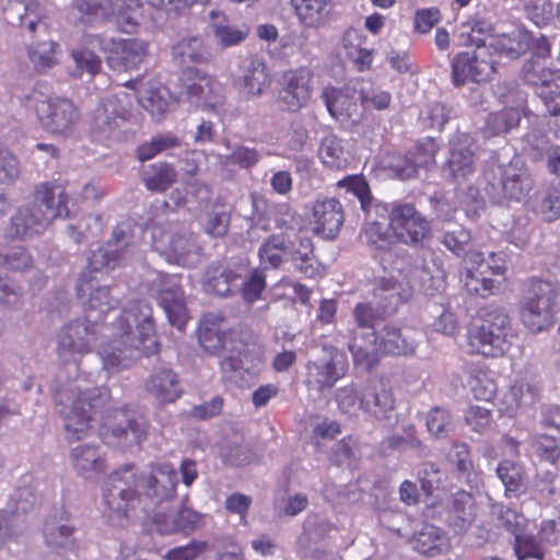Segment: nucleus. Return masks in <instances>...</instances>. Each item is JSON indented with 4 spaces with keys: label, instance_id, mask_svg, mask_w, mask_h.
Returning a JSON list of instances; mask_svg holds the SVG:
<instances>
[{
    "label": "nucleus",
    "instance_id": "35",
    "mask_svg": "<svg viewBox=\"0 0 560 560\" xmlns=\"http://www.w3.org/2000/svg\"><path fill=\"white\" fill-rule=\"evenodd\" d=\"M407 270L411 283L418 281L420 290L427 295H434L445 289V270L438 259L423 261L419 266L410 262Z\"/></svg>",
    "mask_w": 560,
    "mask_h": 560
},
{
    "label": "nucleus",
    "instance_id": "33",
    "mask_svg": "<svg viewBox=\"0 0 560 560\" xmlns=\"http://www.w3.org/2000/svg\"><path fill=\"white\" fill-rule=\"evenodd\" d=\"M167 244L163 246L158 242L154 246L161 250L166 260L172 264L186 266L191 262L190 257L198 253L196 235L188 230L165 235Z\"/></svg>",
    "mask_w": 560,
    "mask_h": 560
},
{
    "label": "nucleus",
    "instance_id": "5",
    "mask_svg": "<svg viewBox=\"0 0 560 560\" xmlns=\"http://www.w3.org/2000/svg\"><path fill=\"white\" fill-rule=\"evenodd\" d=\"M34 201L21 207L11 218L10 234L31 237L43 233L57 218L67 219V195L59 185L42 183L35 188Z\"/></svg>",
    "mask_w": 560,
    "mask_h": 560
},
{
    "label": "nucleus",
    "instance_id": "14",
    "mask_svg": "<svg viewBox=\"0 0 560 560\" xmlns=\"http://www.w3.org/2000/svg\"><path fill=\"white\" fill-rule=\"evenodd\" d=\"M27 106L35 110L43 128L51 133L66 135L79 120L78 108L68 98L47 97L34 92L27 98Z\"/></svg>",
    "mask_w": 560,
    "mask_h": 560
},
{
    "label": "nucleus",
    "instance_id": "31",
    "mask_svg": "<svg viewBox=\"0 0 560 560\" xmlns=\"http://www.w3.org/2000/svg\"><path fill=\"white\" fill-rule=\"evenodd\" d=\"M184 102L196 107H212L220 105L223 100L222 85L211 75L197 74L180 94Z\"/></svg>",
    "mask_w": 560,
    "mask_h": 560
},
{
    "label": "nucleus",
    "instance_id": "7",
    "mask_svg": "<svg viewBox=\"0 0 560 560\" xmlns=\"http://www.w3.org/2000/svg\"><path fill=\"white\" fill-rule=\"evenodd\" d=\"M510 317L502 307H491L471 323L468 342L471 351L485 357L504 354L514 339Z\"/></svg>",
    "mask_w": 560,
    "mask_h": 560
},
{
    "label": "nucleus",
    "instance_id": "60",
    "mask_svg": "<svg viewBox=\"0 0 560 560\" xmlns=\"http://www.w3.org/2000/svg\"><path fill=\"white\" fill-rule=\"evenodd\" d=\"M365 243L374 250H388L395 243V236L382 223L368 222L362 229Z\"/></svg>",
    "mask_w": 560,
    "mask_h": 560
},
{
    "label": "nucleus",
    "instance_id": "9",
    "mask_svg": "<svg viewBox=\"0 0 560 560\" xmlns=\"http://www.w3.org/2000/svg\"><path fill=\"white\" fill-rule=\"evenodd\" d=\"M483 190L493 203L522 201L534 189V178L528 170L513 164L491 161L483 170Z\"/></svg>",
    "mask_w": 560,
    "mask_h": 560
},
{
    "label": "nucleus",
    "instance_id": "61",
    "mask_svg": "<svg viewBox=\"0 0 560 560\" xmlns=\"http://www.w3.org/2000/svg\"><path fill=\"white\" fill-rule=\"evenodd\" d=\"M381 164L389 174L401 180L412 178L417 174V163L415 160L401 154H386L382 158Z\"/></svg>",
    "mask_w": 560,
    "mask_h": 560
},
{
    "label": "nucleus",
    "instance_id": "25",
    "mask_svg": "<svg viewBox=\"0 0 560 560\" xmlns=\"http://www.w3.org/2000/svg\"><path fill=\"white\" fill-rule=\"evenodd\" d=\"M313 73L307 68H299L283 73L278 101L283 109L295 113L305 107L312 95Z\"/></svg>",
    "mask_w": 560,
    "mask_h": 560
},
{
    "label": "nucleus",
    "instance_id": "10",
    "mask_svg": "<svg viewBox=\"0 0 560 560\" xmlns=\"http://www.w3.org/2000/svg\"><path fill=\"white\" fill-rule=\"evenodd\" d=\"M415 349L416 342L392 325H384L369 342H362L358 338L350 345L354 365L366 371L372 370L383 354L408 355L413 353Z\"/></svg>",
    "mask_w": 560,
    "mask_h": 560
},
{
    "label": "nucleus",
    "instance_id": "6",
    "mask_svg": "<svg viewBox=\"0 0 560 560\" xmlns=\"http://www.w3.org/2000/svg\"><path fill=\"white\" fill-rule=\"evenodd\" d=\"M259 262L262 269H278L289 260L304 275L312 277L315 271V255L312 240L307 235L271 234L264 240L258 249Z\"/></svg>",
    "mask_w": 560,
    "mask_h": 560
},
{
    "label": "nucleus",
    "instance_id": "22",
    "mask_svg": "<svg viewBox=\"0 0 560 560\" xmlns=\"http://www.w3.org/2000/svg\"><path fill=\"white\" fill-rule=\"evenodd\" d=\"M102 435L117 446L139 445L147 436V422L141 417H130L125 410H116L104 421Z\"/></svg>",
    "mask_w": 560,
    "mask_h": 560
},
{
    "label": "nucleus",
    "instance_id": "37",
    "mask_svg": "<svg viewBox=\"0 0 560 560\" xmlns=\"http://www.w3.org/2000/svg\"><path fill=\"white\" fill-rule=\"evenodd\" d=\"M3 14L9 24L26 27L30 32L40 25L42 12L37 0H9Z\"/></svg>",
    "mask_w": 560,
    "mask_h": 560
},
{
    "label": "nucleus",
    "instance_id": "40",
    "mask_svg": "<svg viewBox=\"0 0 560 560\" xmlns=\"http://www.w3.org/2000/svg\"><path fill=\"white\" fill-rule=\"evenodd\" d=\"M377 311L370 303H358L352 311L354 326L348 328L346 338L348 339V349L353 340L359 339L362 342H369V339L378 330L376 328Z\"/></svg>",
    "mask_w": 560,
    "mask_h": 560
},
{
    "label": "nucleus",
    "instance_id": "54",
    "mask_svg": "<svg viewBox=\"0 0 560 560\" xmlns=\"http://www.w3.org/2000/svg\"><path fill=\"white\" fill-rule=\"evenodd\" d=\"M521 109L516 106H506L500 112L491 113L486 120V132L489 136H498L518 126Z\"/></svg>",
    "mask_w": 560,
    "mask_h": 560
},
{
    "label": "nucleus",
    "instance_id": "24",
    "mask_svg": "<svg viewBox=\"0 0 560 560\" xmlns=\"http://www.w3.org/2000/svg\"><path fill=\"white\" fill-rule=\"evenodd\" d=\"M177 482V471L171 464H158L148 477L139 479L140 495L149 501V506L172 501L176 498Z\"/></svg>",
    "mask_w": 560,
    "mask_h": 560
},
{
    "label": "nucleus",
    "instance_id": "26",
    "mask_svg": "<svg viewBox=\"0 0 560 560\" xmlns=\"http://www.w3.org/2000/svg\"><path fill=\"white\" fill-rule=\"evenodd\" d=\"M315 234L325 240H335L343 225L345 214L340 201L335 197L318 196L312 202Z\"/></svg>",
    "mask_w": 560,
    "mask_h": 560
},
{
    "label": "nucleus",
    "instance_id": "28",
    "mask_svg": "<svg viewBox=\"0 0 560 560\" xmlns=\"http://www.w3.org/2000/svg\"><path fill=\"white\" fill-rule=\"evenodd\" d=\"M78 296L85 302L86 317L93 319L98 317V322L108 311L115 308L119 300L110 294L108 285H101L96 278H88L86 272H82L78 280Z\"/></svg>",
    "mask_w": 560,
    "mask_h": 560
},
{
    "label": "nucleus",
    "instance_id": "1",
    "mask_svg": "<svg viewBox=\"0 0 560 560\" xmlns=\"http://www.w3.org/2000/svg\"><path fill=\"white\" fill-rule=\"evenodd\" d=\"M108 341L101 345L97 354L103 369L117 373L130 368L142 355L158 351L152 307L142 301H131L116 322L108 324Z\"/></svg>",
    "mask_w": 560,
    "mask_h": 560
},
{
    "label": "nucleus",
    "instance_id": "64",
    "mask_svg": "<svg viewBox=\"0 0 560 560\" xmlns=\"http://www.w3.org/2000/svg\"><path fill=\"white\" fill-rule=\"evenodd\" d=\"M338 408L346 415L357 416L362 410V387L354 384L340 387L336 392Z\"/></svg>",
    "mask_w": 560,
    "mask_h": 560
},
{
    "label": "nucleus",
    "instance_id": "12",
    "mask_svg": "<svg viewBox=\"0 0 560 560\" xmlns=\"http://www.w3.org/2000/svg\"><path fill=\"white\" fill-rule=\"evenodd\" d=\"M409 267V257L397 259L388 276L374 280L373 302L383 315H394L412 296L413 285L407 273Z\"/></svg>",
    "mask_w": 560,
    "mask_h": 560
},
{
    "label": "nucleus",
    "instance_id": "52",
    "mask_svg": "<svg viewBox=\"0 0 560 560\" xmlns=\"http://www.w3.org/2000/svg\"><path fill=\"white\" fill-rule=\"evenodd\" d=\"M322 100L327 110L335 118L350 117L355 107V103L350 97L347 90L327 86L322 92Z\"/></svg>",
    "mask_w": 560,
    "mask_h": 560
},
{
    "label": "nucleus",
    "instance_id": "11",
    "mask_svg": "<svg viewBox=\"0 0 560 560\" xmlns=\"http://www.w3.org/2000/svg\"><path fill=\"white\" fill-rule=\"evenodd\" d=\"M108 324L98 323V317L75 318L60 327L57 332V353L60 360L78 364V360L92 351L101 336H107Z\"/></svg>",
    "mask_w": 560,
    "mask_h": 560
},
{
    "label": "nucleus",
    "instance_id": "46",
    "mask_svg": "<svg viewBox=\"0 0 560 560\" xmlns=\"http://www.w3.org/2000/svg\"><path fill=\"white\" fill-rule=\"evenodd\" d=\"M174 58L182 65L188 62H207L210 59V52L198 36H185L177 40L172 47Z\"/></svg>",
    "mask_w": 560,
    "mask_h": 560
},
{
    "label": "nucleus",
    "instance_id": "29",
    "mask_svg": "<svg viewBox=\"0 0 560 560\" xmlns=\"http://www.w3.org/2000/svg\"><path fill=\"white\" fill-rule=\"evenodd\" d=\"M523 80L535 89L537 97L542 102L560 93V71L551 70L546 58L532 57L522 68Z\"/></svg>",
    "mask_w": 560,
    "mask_h": 560
},
{
    "label": "nucleus",
    "instance_id": "15",
    "mask_svg": "<svg viewBox=\"0 0 560 560\" xmlns=\"http://www.w3.org/2000/svg\"><path fill=\"white\" fill-rule=\"evenodd\" d=\"M85 44L98 47L113 67L126 71L137 69L148 54L147 43L136 38L116 39L103 34H90L85 37Z\"/></svg>",
    "mask_w": 560,
    "mask_h": 560
},
{
    "label": "nucleus",
    "instance_id": "44",
    "mask_svg": "<svg viewBox=\"0 0 560 560\" xmlns=\"http://www.w3.org/2000/svg\"><path fill=\"white\" fill-rule=\"evenodd\" d=\"M318 156L324 165L332 170H341L347 166L349 151L347 143L334 133L325 136L318 149Z\"/></svg>",
    "mask_w": 560,
    "mask_h": 560
},
{
    "label": "nucleus",
    "instance_id": "36",
    "mask_svg": "<svg viewBox=\"0 0 560 560\" xmlns=\"http://www.w3.org/2000/svg\"><path fill=\"white\" fill-rule=\"evenodd\" d=\"M335 529V524L326 516L315 513L308 514L303 523V532L298 538V555L303 559L308 558V555L314 550L311 545L323 540Z\"/></svg>",
    "mask_w": 560,
    "mask_h": 560
},
{
    "label": "nucleus",
    "instance_id": "56",
    "mask_svg": "<svg viewBox=\"0 0 560 560\" xmlns=\"http://www.w3.org/2000/svg\"><path fill=\"white\" fill-rule=\"evenodd\" d=\"M532 209L546 222L556 221L560 217V180L551 183Z\"/></svg>",
    "mask_w": 560,
    "mask_h": 560
},
{
    "label": "nucleus",
    "instance_id": "45",
    "mask_svg": "<svg viewBox=\"0 0 560 560\" xmlns=\"http://www.w3.org/2000/svg\"><path fill=\"white\" fill-rule=\"evenodd\" d=\"M474 497L466 491H458L452 497L451 517L452 525L457 533H464L476 517Z\"/></svg>",
    "mask_w": 560,
    "mask_h": 560
},
{
    "label": "nucleus",
    "instance_id": "53",
    "mask_svg": "<svg viewBox=\"0 0 560 560\" xmlns=\"http://www.w3.org/2000/svg\"><path fill=\"white\" fill-rule=\"evenodd\" d=\"M329 0H290L300 22L307 27L318 26L325 15Z\"/></svg>",
    "mask_w": 560,
    "mask_h": 560
},
{
    "label": "nucleus",
    "instance_id": "48",
    "mask_svg": "<svg viewBox=\"0 0 560 560\" xmlns=\"http://www.w3.org/2000/svg\"><path fill=\"white\" fill-rule=\"evenodd\" d=\"M495 474L504 486L505 497H520L525 492V471L521 464L512 460H502Z\"/></svg>",
    "mask_w": 560,
    "mask_h": 560
},
{
    "label": "nucleus",
    "instance_id": "23",
    "mask_svg": "<svg viewBox=\"0 0 560 560\" xmlns=\"http://www.w3.org/2000/svg\"><path fill=\"white\" fill-rule=\"evenodd\" d=\"M451 68L452 82L455 86L488 81L494 72L493 62L486 59L485 49L477 48L456 54L452 59Z\"/></svg>",
    "mask_w": 560,
    "mask_h": 560
},
{
    "label": "nucleus",
    "instance_id": "21",
    "mask_svg": "<svg viewBox=\"0 0 560 560\" xmlns=\"http://www.w3.org/2000/svg\"><path fill=\"white\" fill-rule=\"evenodd\" d=\"M327 352V359H318L307 363V383L316 390H324L334 387V385L346 376L349 363L343 351L332 346H324Z\"/></svg>",
    "mask_w": 560,
    "mask_h": 560
},
{
    "label": "nucleus",
    "instance_id": "27",
    "mask_svg": "<svg viewBox=\"0 0 560 560\" xmlns=\"http://www.w3.org/2000/svg\"><path fill=\"white\" fill-rule=\"evenodd\" d=\"M253 215L259 221L267 219V213H271L276 228L282 230L281 233L291 234L292 240L295 235H306L302 232L304 226L303 218L285 202L269 203L265 198L253 196Z\"/></svg>",
    "mask_w": 560,
    "mask_h": 560
},
{
    "label": "nucleus",
    "instance_id": "55",
    "mask_svg": "<svg viewBox=\"0 0 560 560\" xmlns=\"http://www.w3.org/2000/svg\"><path fill=\"white\" fill-rule=\"evenodd\" d=\"M177 173L168 163H155L143 173L145 187L152 191H164L176 182Z\"/></svg>",
    "mask_w": 560,
    "mask_h": 560
},
{
    "label": "nucleus",
    "instance_id": "58",
    "mask_svg": "<svg viewBox=\"0 0 560 560\" xmlns=\"http://www.w3.org/2000/svg\"><path fill=\"white\" fill-rule=\"evenodd\" d=\"M443 536L434 525L425 524L416 533L413 538V548L423 555L434 556L441 552Z\"/></svg>",
    "mask_w": 560,
    "mask_h": 560
},
{
    "label": "nucleus",
    "instance_id": "49",
    "mask_svg": "<svg viewBox=\"0 0 560 560\" xmlns=\"http://www.w3.org/2000/svg\"><path fill=\"white\" fill-rule=\"evenodd\" d=\"M125 260L126 257L120 253V249L114 248L112 242H107L105 245L91 253L88 267L83 272L88 273V278H94L92 276L93 272L102 271L104 269H115Z\"/></svg>",
    "mask_w": 560,
    "mask_h": 560
},
{
    "label": "nucleus",
    "instance_id": "39",
    "mask_svg": "<svg viewBox=\"0 0 560 560\" xmlns=\"http://www.w3.org/2000/svg\"><path fill=\"white\" fill-rule=\"evenodd\" d=\"M242 284V272L223 266H211L205 275V290L221 296L238 292Z\"/></svg>",
    "mask_w": 560,
    "mask_h": 560
},
{
    "label": "nucleus",
    "instance_id": "50",
    "mask_svg": "<svg viewBox=\"0 0 560 560\" xmlns=\"http://www.w3.org/2000/svg\"><path fill=\"white\" fill-rule=\"evenodd\" d=\"M121 0H74L72 9L82 21H105L114 15Z\"/></svg>",
    "mask_w": 560,
    "mask_h": 560
},
{
    "label": "nucleus",
    "instance_id": "17",
    "mask_svg": "<svg viewBox=\"0 0 560 560\" xmlns=\"http://www.w3.org/2000/svg\"><path fill=\"white\" fill-rule=\"evenodd\" d=\"M148 293L156 299L172 326L183 328L188 319L184 293L174 276L156 272L147 284Z\"/></svg>",
    "mask_w": 560,
    "mask_h": 560
},
{
    "label": "nucleus",
    "instance_id": "8",
    "mask_svg": "<svg viewBox=\"0 0 560 560\" xmlns=\"http://www.w3.org/2000/svg\"><path fill=\"white\" fill-rule=\"evenodd\" d=\"M139 478L133 466L127 465L112 472L102 487L104 515L115 525L122 526L130 512L142 501Z\"/></svg>",
    "mask_w": 560,
    "mask_h": 560
},
{
    "label": "nucleus",
    "instance_id": "42",
    "mask_svg": "<svg viewBox=\"0 0 560 560\" xmlns=\"http://www.w3.org/2000/svg\"><path fill=\"white\" fill-rule=\"evenodd\" d=\"M148 392L160 402H173L182 394L177 375L170 369L155 371L147 382Z\"/></svg>",
    "mask_w": 560,
    "mask_h": 560
},
{
    "label": "nucleus",
    "instance_id": "20",
    "mask_svg": "<svg viewBox=\"0 0 560 560\" xmlns=\"http://www.w3.org/2000/svg\"><path fill=\"white\" fill-rule=\"evenodd\" d=\"M143 510H152V523L155 529L163 535L192 529L199 522V515L176 498L154 506L144 504Z\"/></svg>",
    "mask_w": 560,
    "mask_h": 560
},
{
    "label": "nucleus",
    "instance_id": "3",
    "mask_svg": "<svg viewBox=\"0 0 560 560\" xmlns=\"http://www.w3.org/2000/svg\"><path fill=\"white\" fill-rule=\"evenodd\" d=\"M56 408L65 422L69 441H81L93 430L92 422L107 399L106 390L88 388L80 380L68 381L55 388Z\"/></svg>",
    "mask_w": 560,
    "mask_h": 560
},
{
    "label": "nucleus",
    "instance_id": "13",
    "mask_svg": "<svg viewBox=\"0 0 560 560\" xmlns=\"http://www.w3.org/2000/svg\"><path fill=\"white\" fill-rule=\"evenodd\" d=\"M556 290L551 282L532 279L520 308L522 324L533 334L552 326Z\"/></svg>",
    "mask_w": 560,
    "mask_h": 560
},
{
    "label": "nucleus",
    "instance_id": "63",
    "mask_svg": "<svg viewBox=\"0 0 560 560\" xmlns=\"http://www.w3.org/2000/svg\"><path fill=\"white\" fill-rule=\"evenodd\" d=\"M180 147V140L172 135H158L138 148V159L148 161L156 154Z\"/></svg>",
    "mask_w": 560,
    "mask_h": 560
},
{
    "label": "nucleus",
    "instance_id": "2",
    "mask_svg": "<svg viewBox=\"0 0 560 560\" xmlns=\"http://www.w3.org/2000/svg\"><path fill=\"white\" fill-rule=\"evenodd\" d=\"M198 340L207 352L211 354L222 352L220 366L223 375L240 386L247 382V375H257L262 369L261 355L254 346L228 334L215 323H210L208 318L200 325Z\"/></svg>",
    "mask_w": 560,
    "mask_h": 560
},
{
    "label": "nucleus",
    "instance_id": "57",
    "mask_svg": "<svg viewBox=\"0 0 560 560\" xmlns=\"http://www.w3.org/2000/svg\"><path fill=\"white\" fill-rule=\"evenodd\" d=\"M84 35L82 38V48L72 51V59L75 63V70L72 72L75 77H81L83 73L95 75L101 70V59L94 52L98 47L88 46L85 44Z\"/></svg>",
    "mask_w": 560,
    "mask_h": 560
},
{
    "label": "nucleus",
    "instance_id": "51",
    "mask_svg": "<svg viewBox=\"0 0 560 560\" xmlns=\"http://www.w3.org/2000/svg\"><path fill=\"white\" fill-rule=\"evenodd\" d=\"M559 471L557 468L538 470L530 486V493L536 499L551 502L560 492Z\"/></svg>",
    "mask_w": 560,
    "mask_h": 560
},
{
    "label": "nucleus",
    "instance_id": "34",
    "mask_svg": "<svg viewBox=\"0 0 560 560\" xmlns=\"http://www.w3.org/2000/svg\"><path fill=\"white\" fill-rule=\"evenodd\" d=\"M73 533L74 526L68 520L50 518L44 528L45 542L49 549L61 557L74 555L78 541Z\"/></svg>",
    "mask_w": 560,
    "mask_h": 560
},
{
    "label": "nucleus",
    "instance_id": "16",
    "mask_svg": "<svg viewBox=\"0 0 560 560\" xmlns=\"http://www.w3.org/2000/svg\"><path fill=\"white\" fill-rule=\"evenodd\" d=\"M389 230L396 241L412 247L423 245L431 234L430 222L412 203H395L389 210Z\"/></svg>",
    "mask_w": 560,
    "mask_h": 560
},
{
    "label": "nucleus",
    "instance_id": "19",
    "mask_svg": "<svg viewBox=\"0 0 560 560\" xmlns=\"http://www.w3.org/2000/svg\"><path fill=\"white\" fill-rule=\"evenodd\" d=\"M477 144L467 133H459L450 141V155L443 167L445 176L457 184L465 183L477 170Z\"/></svg>",
    "mask_w": 560,
    "mask_h": 560
},
{
    "label": "nucleus",
    "instance_id": "41",
    "mask_svg": "<svg viewBox=\"0 0 560 560\" xmlns=\"http://www.w3.org/2000/svg\"><path fill=\"white\" fill-rule=\"evenodd\" d=\"M268 83L266 66L259 59L249 58L244 61L243 73L236 84L240 91L247 97L261 95Z\"/></svg>",
    "mask_w": 560,
    "mask_h": 560
},
{
    "label": "nucleus",
    "instance_id": "43",
    "mask_svg": "<svg viewBox=\"0 0 560 560\" xmlns=\"http://www.w3.org/2000/svg\"><path fill=\"white\" fill-rule=\"evenodd\" d=\"M212 20L211 30L213 39L221 48H230L242 44L249 34L248 27L245 25L236 26L230 24L225 16L212 11L210 13Z\"/></svg>",
    "mask_w": 560,
    "mask_h": 560
},
{
    "label": "nucleus",
    "instance_id": "59",
    "mask_svg": "<svg viewBox=\"0 0 560 560\" xmlns=\"http://www.w3.org/2000/svg\"><path fill=\"white\" fill-rule=\"evenodd\" d=\"M523 152L533 162H542L544 155L548 153L549 149H552L556 143H552L548 136L537 129L528 131L523 138Z\"/></svg>",
    "mask_w": 560,
    "mask_h": 560
},
{
    "label": "nucleus",
    "instance_id": "4",
    "mask_svg": "<svg viewBox=\"0 0 560 560\" xmlns=\"http://www.w3.org/2000/svg\"><path fill=\"white\" fill-rule=\"evenodd\" d=\"M34 201L21 207L11 218L10 234L31 237L43 233L57 218L67 219V195L59 185L42 183L35 188Z\"/></svg>",
    "mask_w": 560,
    "mask_h": 560
},
{
    "label": "nucleus",
    "instance_id": "18",
    "mask_svg": "<svg viewBox=\"0 0 560 560\" xmlns=\"http://www.w3.org/2000/svg\"><path fill=\"white\" fill-rule=\"evenodd\" d=\"M133 97L126 92L106 94L95 108L92 118V130L98 137H108L130 116Z\"/></svg>",
    "mask_w": 560,
    "mask_h": 560
},
{
    "label": "nucleus",
    "instance_id": "32",
    "mask_svg": "<svg viewBox=\"0 0 560 560\" xmlns=\"http://www.w3.org/2000/svg\"><path fill=\"white\" fill-rule=\"evenodd\" d=\"M73 469L84 479H93L106 471V459L95 443H80L70 451Z\"/></svg>",
    "mask_w": 560,
    "mask_h": 560
},
{
    "label": "nucleus",
    "instance_id": "62",
    "mask_svg": "<svg viewBox=\"0 0 560 560\" xmlns=\"http://www.w3.org/2000/svg\"><path fill=\"white\" fill-rule=\"evenodd\" d=\"M259 160L260 154L256 149L244 145H236L230 153L219 155V162L224 167L237 165L241 168H252Z\"/></svg>",
    "mask_w": 560,
    "mask_h": 560
},
{
    "label": "nucleus",
    "instance_id": "30",
    "mask_svg": "<svg viewBox=\"0 0 560 560\" xmlns=\"http://www.w3.org/2000/svg\"><path fill=\"white\" fill-rule=\"evenodd\" d=\"M395 409V399L388 383L370 380L362 386V411L377 420H388Z\"/></svg>",
    "mask_w": 560,
    "mask_h": 560
},
{
    "label": "nucleus",
    "instance_id": "47",
    "mask_svg": "<svg viewBox=\"0 0 560 560\" xmlns=\"http://www.w3.org/2000/svg\"><path fill=\"white\" fill-rule=\"evenodd\" d=\"M137 98L139 104L155 119H160L168 107L170 93L162 86L147 88L143 84L138 89Z\"/></svg>",
    "mask_w": 560,
    "mask_h": 560
},
{
    "label": "nucleus",
    "instance_id": "38",
    "mask_svg": "<svg viewBox=\"0 0 560 560\" xmlns=\"http://www.w3.org/2000/svg\"><path fill=\"white\" fill-rule=\"evenodd\" d=\"M533 42L532 34L525 27L515 26L510 32L491 37L489 46L508 58L516 59L532 47Z\"/></svg>",
    "mask_w": 560,
    "mask_h": 560
}]
</instances>
